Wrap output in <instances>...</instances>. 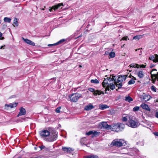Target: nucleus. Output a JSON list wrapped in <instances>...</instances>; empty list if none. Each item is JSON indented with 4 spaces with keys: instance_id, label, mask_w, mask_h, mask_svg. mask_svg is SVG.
<instances>
[{
    "instance_id": "obj_1",
    "label": "nucleus",
    "mask_w": 158,
    "mask_h": 158,
    "mask_svg": "<svg viewBox=\"0 0 158 158\" xmlns=\"http://www.w3.org/2000/svg\"><path fill=\"white\" fill-rule=\"evenodd\" d=\"M58 133L55 132L53 133L47 130H43L40 132V135L42 138L47 141L52 142L56 140Z\"/></svg>"
},
{
    "instance_id": "obj_2",
    "label": "nucleus",
    "mask_w": 158,
    "mask_h": 158,
    "mask_svg": "<svg viewBox=\"0 0 158 158\" xmlns=\"http://www.w3.org/2000/svg\"><path fill=\"white\" fill-rule=\"evenodd\" d=\"M115 76H112V77L108 78H105L102 83V86L106 87V91L109 90L110 89L112 90L114 89L115 88V84L116 82Z\"/></svg>"
},
{
    "instance_id": "obj_3",
    "label": "nucleus",
    "mask_w": 158,
    "mask_h": 158,
    "mask_svg": "<svg viewBox=\"0 0 158 158\" xmlns=\"http://www.w3.org/2000/svg\"><path fill=\"white\" fill-rule=\"evenodd\" d=\"M125 125L121 123H115L112 124V130L116 132L122 131L124 129Z\"/></svg>"
},
{
    "instance_id": "obj_4",
    "label": "nucleus",
    "mask_w": 158,
    "mask_h": 158,
    "mask_svg": "<svg viewBox=\"0 0 158 158\" xmlns=\"http://www.w3.org/2000/svg\"><path fill=\"white\" fill-rule=\"evenodd\" d=\"M128 117L129 120L127 123L128 126L133 128H136L139 125V123L137 121L133 119L132 117L129 116Z\"/></svg>"
},
{
    "instance_id": "obj_5",
    "label": "nucleus",
    "mask_w": 158,
    "mask_h": 158,
    "mask_svg": "<svg viewBox=\"0 0 158 158\" xmlns=\"http://www.w3.org/2000/svg\"><path fill=\"white\" fill-rule=\"evenodd\" d=\"M70 100L73 102H76L79 98H82V95L79 93H75L69 96Z\"/></svg>"
},
{
    "instance_id": "obj_6",
    "label": "nucleus",
    "mask_w": 158,
    "mask_h": 158,
    "mask_svg": "<svg viewBox=\"0 0 158 158\" xmlns=\"http://www.w3.org/2000/svg\"><path fill=\"white\" fill-rule=\"evenodd\" d=\"M124 140L122 139H115L111 143V144L116 146H121L124 143Z\"/></svg>"
},
{
    "instance_id": "obj_7",
    "label": "nucleus",
    "mask_w": 158,
    "mask_h": 158,
    "mask_svg": "<svg viewBox=\"0 0 158 158\" xmlns=\"http://www.w3.org/2000/svg\"><path fill=\"white\" fill-rule=\"evenodd\" d=\"M101 125H102V127L107 129H112V125H109L107 124L106 122H102L101 123Z\"/></svg>"
},
{
    "instance_id": "obj_8",
    "label": "nucleus",
    "mask_w": 158,
    "mask_h": 158,
    "mask_svg": "<svg viewBox=\"0 0 158 158\" xmlns=\"http://www.w3.org/2000/svg\"><path fill=\"white\" fill-rule=\"evenodd\" d=\"M126 76L125 75H119L116 81V82L121 83L123 81H124L126 79Z\"/></svg>"
},
{
    "instance_id": "obj_9",
    "label": "nucleus",
    "mask_w": 158,
    "mask_h": 158,
    "mask_svg": "<svg viewBox=\"0 0 158 158\" xmlns=\"http://www.w3.org/2000/svg\"><path fill=\"white\" fill-rule=\"evenodd\" d=\"M149 59L152 60L154 63L158 62V55L155 54L153 55H152L150 57Z\"/></svg>"
},
{
    "instance_id": "obj_10",
    "label": "nucleus",
    "mask_w": 158,
    "mask_h": 158,
    "mask_svg": "<svg viewBox=\"0 0 158 158\" xmlns=\"http://www.w3.org/2000/svg\"><path fill=\"white\" fill-rule=\"evenodd\" d=\"M17 103H10L9 104H6L5 105V108L6 109L8 110L9 108H12L16 106Z\"/></svg>"
},
{
    "instance_id": "obj_11",
    "label": "nucleus",
    "mask_w": 158,
    "mask_h": 158,
    "mask_svg": "<svg viewBox=\"0 0 158 158\" xmlns=\"http://www.w3.org/2000/svg\"><path fill=\"white\" fill-rule=\"evenodd\" d=\"M88 90L89 91L93 92V94L95 95H100L101 94L99 91L98 90H95L92 88H89Z\"/></svg>"
},
{
    "instance_id": "obj_12",
    "label": "nucleus",
    "mask_w": 158,
    "mask_h": 158,
    "mask_svg": "<svg viewBox=\"0 0 158 158\" xmlns=\"http://www.w3.org/2000/svg\"><path fill=\"white\" fill-rule=\"evenodd\" d=\"M63 6V4L62 3H59L58 4H57L56 5H55V6H53L52 7V8L50 9H49V10L50 11H52V9H53L54 10H56L59 9L60 8V7L61 6Z\"/></svg>"
},
{
    "instance_id": "obj_13",
    "label": "nucleus",
    "mask_w": 158,
    "mask_h": 158,
    "mask_svg": "<svg viewBox=\"0 0 158 158\" xmlns=\"http://www.w3.org/2000/svg\"><path fill=\"white\" fill-rule=\"evenodd\" d=\"M20 111L17 115V117H18L20 116L25 115L26 113V111L25 109L23 107H21L19 109Z\"/></svg>"
},
{
    "instance_id": "obj_14",
    "label": "nucleus",
    "mask_w": 158,
    "mask_h": 158,
    "mask_svg": "<svg viewBox=\"0 0 158 158\" xmlns=\"http://www.w3.org/2000/svg\"><path fill=\"white\" fill-rule=\"evenodd\" d=\"M94 108V106L91 103H89L87 105L85 106L84 110H85L88 111L91 110Z\"/></svg>"
},
{
    "instance_id": "obj_15",
    "label": "nucleus",
    "mask_w": 158,
    "mask_h": 158,
    "mask_svg": "<svg viewBox=\"0 0 158 158\" xmlns=\"http://www.w3.org/2000/svg\"><path fill=\"white\" fill-rule=\"evenodd\" d=\"M23 41L27 43V44L30 45L32 46H35V44L32 41H31L28 40L27 39H24L23 38Z\"/></svg>"
},
{
    "instance_id": "obj_16",
    "label": "nucleus",
    "mask_w": 158,
    "mask_h": 158,
    "mask_svg": "<svg viewBox=\"0 0 158 158\" xmlns=\"http://www.w3.org/2000/svg\"><path fill=\"white\" fill-rule=\"evenodd\" d=\"M136 74L139 78H142L144 77V73L142 70H139L136 73Z\"/></svg>"
},
{
    "instance_id": "obj_17",
    "label": "nucleus",
    "mask_w": 158,
    "mask_h": 158,
    "mask_svg": "<svg viewBox=\"0 0 158 158\" xmlns=\"http://www.w3.org/2000/svg\"><path fill=\"white\" fill-rule=\"evenodd\" d=\"M63 150L67 153H71L73 151V149L67 147H62Z\"/></svg>"
},
{
    "instance_id": "obj_18",
    "label": "nucleus",
    "mask_w": 158,
    "mask_h": 158,
    "mask_svg": "<svg viewBox=\"0 0 158 158\" xmlns=\"http://www.w3.org/2000/svg\"><path fill=\"white\" fill-rule=\"evenodd\" d=\"M141 106L144 109L148 111H150V109L149 107L145 103L142 104Z\"/></svg>"
},
{
    "instance_id": "obj_19",
    "label": "nucleus",
    "mask_w": 158,
    "mask_h": 158,
    "mask_svg": "<svg viewBox=\"0 0 158 158\" xmlns=\"http://www.w3.org/2000/svg\"><path fill=\"white\" fill-rule=\"evenodd\" d=\"M84 158H99L98 156L96 155H90L87 156H84Z\"/></svg>"
},
{
    "instance_id": "obj_20",
    "label": "nucleus",
    "mask_w": 158,
    "mask_h": 158,
    "mask_svg": "<svg viewBox=\"0 0 158 158\" xmlns=\"http://www.w3.org/2000/svg\"><path fill=\"white\" fill-rule=\"evenodd\" d=\"M136 80V78L135 77H133V78L131 79L128 82V84L131 85L134 84L135 82V81Z\"/></svg>"
},
{
    "instance_id": "obj_21",
    "label": "nucleus",
    "mask_w": 158,
    "mask_h": 158,
    "mask_svg": "<svg viewBox=\"0 0 158 158\" xmlns=\"http://www.w3.org/2000/svg\"><path fill=\"white\" fill-rule=\"evenodd\" d=\"M109 108V106L105 105H99V109L101 110H104L105 109Z\"/></svg>"
},
{
    "instance_id": "obj_22",
    "label": "nucleus",
    "mask_w": 158,
    "mask_h": 158,
    "mask_svg": "<svg viewBox=\"0 0 158 158\" xmlns=\"http://www.w3.org/2000/svg\"><path fill=\"white\" fill-rule=\"evenodd\" d=\"M125 100L130 102L133 101V99L131 97L128 96L125 97Z\"/></svg>"
},
{
    "instance_id": "obj_23",
    "label": "nucleus",
    "mask_w": 158,
    "mask_h": 158,
    "mask_svg": "<svg viewBox=\"0 0 158 158\" xmlns=\"http://www.w3.org/2000/svg\"><path fill=\"white\" fill-rule=\"evenodd\" d=\"M151 98V96L149 95H145L144 96L143 99L145 101H148Z\"/></svg>"
},
{
    "instance_id": "obj_24",
    "label": "nucleus",
    "mask_w": 158,
    "mask_h": 158,
    "mask_svg": "<svg viewBox=\"0 0 158 158\" xmlns=\"http://www.w3.org/2000/svg\"><path fill=\"white\" fill-rule=\"evenodd\" d=\"M130 67L139 68V65L136 64L132 63L129 65Z\"/></svg>"
},
{
    "instance_id": "obj_25",
    "label": "nucleus",
    "mask_w": 158,
    "mask_h": 158,
    "mask_svg": "<svg viewBox=\"0 0 158 158\" xmlns=\"http://www.w3.org/2000/svg\"><path fill=\"white\" fill-rule=\"evenodd\" d=\"M13 26L14 27L17 26H18V19L16 18L14 19L13 21Z\"/></svg>"
},
{
    "instance_id": "obj_26",
    "label": "nucleus",
    "mask_w": 158,
    "mask_h": 158,
    "mask_svg": "<svg viewBox=\"0 0 158 158\" xmlns=\"http://www.w3.org/2000/svg\"><path fill=\"white\" fill-rule=\"evenodd\" d=\"M142 35H138L135 36L133 38V39L136 40H138L142 38Z\"/></svg>"
},
{
    "instance_id": "obj_27",
    "label": "nucleus",
    "mask_w": 158,
    "mask_h": 158,
    "mask_svg": "<svg viewBox=\"0 0 158 158\" xmlns=\"http://www.w3.org/2000/svg\"><path fill=\"white\" fill-rule=\"evenodd\" d=\"M100 132H97L96 131H93V137H96L98 136L100 134Z\"/></svg>"
},
{
    "instance_id": "obj_28",
    "label": "nucleus",
    "mask_w": 158,
    "mask_h": 158,
    "mask_svg": "<svg viewBox=\"0 0 158 158\" xmlns=\"http://www.w3.org/2000/svg\"><path fill=\"white\" fill-rule=\"evenodd\" d=\"M91 82L94 84H98L99 83V81L96 79H92L91 80Z\"/></svg>"
},
{
    "instance_id": "obj_29",
    "label": "nucleus",
    "mask_w": 158,
    "mask_h": 158,
    "mask_svg": "<svg viewBox=\"0 0 158 158\" xmlns=\"http://www.w3.org/2000/svg\"><path fill=\"white\" fill-rule=\"evenodd\" d=\"M4 21L5 22H7L10 23L11 22V19L8 17H5L4 19Z\"/></svg>"
},
{
    "instance_id": "obj_30",
    "label": "nucleus",
    "mask_w": 158,
    "mask_h": 158,
    "mask_svg": "<svg viewBox=\"0 0 158 158\" xmlns=\"http://www.w3.org/2000/svg\"><path fill=\"white\" fill-rule=\"evenodd\" d=\"M118 82L116 81L115 85H116V86L118 87V89H120L121 88L122 86V84L121 83H120L119 84H117Z\"/></svg>"
},
{
    "instance_id": "obj_31",
    "label": "nucleus",
    "mask_w": 158,
    "mask_h": 158,
    "mask_svg": "<svg viewBox=\"0 0 158 158\" xmlns=\"http://www.w3.org/2000/svg\"><path fill=\"white\" fill-rule=\"evenodd\" d=\"M129 116L123 117L122 120L123 122L127 121L128 119L129 120Z\"/></svg>"
},
{
    "instance_id": "obj_32",
    "label": "nucleus",
    "mask_w": 158,
    "mask_h": 158,
    "mask_svg": "<svg viewBox=\"0 0 158 158\" xmlns=\"http://www.w3.org/2000/svg\"><path fill=\"white\" fill-rule=\"evenodd\" d=\"M109 56L111 58H113L115 56V53L114 52H111L109 54Z\"/></svg>"
},
{
    "instance_id": "obj_33",
    "label": "nucleus",
    "mask_w": 158,
    "mask_h": 158,
    "mask_svg": "<svg viewBox=\"0 0 158 158\" xmlns=\"http://www.w3.org/2000/svg\"><path fill=\"white\" fill-rule=\"evenodd\" d=\"M139 106H135L133 109L134 111H136L139 110Z\"/></svg>"
},
{
    "instance_id": "obj_34",
    "label": "nucleus",
    "mask_w": 158,
    "mask_h": 158,
    "mask_svg": "<svg viewBox=\"0 0 158 158\" xmlns=\"http://www.w3.org/2000/svg\"><path fill=\"white\" fill-rule=\"evenodd\" d=\"M151 90L154 92H156V88L154 86H152L151 87Z\"/></svg>"
},
{
    "instance_id": "obj_35",
    "label": "nucleus",
    "mask_w": 158,
    "mask_h": 158,
    "mask_svg": "<svg viewBox=\"0 0 158 158\" xmlns=\"http://www.w3.org/2000/svg\"><path fill=\"white\" fill-rule=\"evenodd\" d=\"M93 131H90L86 133V135H89L91 134H93Z\"/></svg>"
},
{
    "instance_id": "obj_36",
    "label": "nucleus",
    "mask_w": 158,
    "mask_h": 158,
    "mask_svg": "<svg viewBox=\"0 0 158 158\" xmlns=\"http://www.w3.org/2000/svg\"><path fill=\"white\" fill-rule=\"evenodd\" d=\"M61 107H58L56 110V113H59L60 112V109Z\"/></svg>"
},
{
    "instance_id": "obj_37",
    "label": "nucleus",
    "mask_w": 158,
    "mask_h": 158,
    "mask_svg": "<svg viewBox=\"0 0 158 158\" xmlns=\"http://www.w3.org/2000/svg\"><path fill=\"white\" fill-rule=\"evenodd\" d=\"M64 39H62L59 41L58 42L56 43V44L57 45L60 44L64 42Z\"/></svg>"
},
{
    "instance_id": "obj_38",
    "label": "nucleus",
    "mask_w": 158,
    "mask_h": 158,
    "mask_svg": "<svg viewBox=\"0 0 158 158\" xmlns=\"http://www.w3.org/2000/svg\"><path fill=\"white\" fill-rule=\"evenodd\" d=\"M146 65H143V64H141L139 65V67L140 68H145L146 67Z\"/></svg>"
},
{
    "instance_id": "obj_39",
    "label": "nucleus",
    "mask_w": 158,
    "mask_h": 158,
    "mask_svg": "<svg viewBox=\"0 0 158 158\" xmlns=\"http://www.w3.org/2000/svg\"><path fill=\"white\" fill-rule=\"evenodd\" d=\"M2 34L1 32H0V40H3L4 39V38L3 37H2Z\"/></svg>"
},
{
    "instance_id": "obj_40",
    "label": "nucleus",
    "mask_w": 158,
    "mask_h": 158,
    "mask_svg": "<svg viewBox=\"0 0 158 158\" xmlns=\"http://www.w3.org/2000/svg\"><path fill=\"white\" fill-rule=\"evenodd\" d=\"M57 45V44H56V43L54 44H48V46H55V45Z\"/></svg>"
},
{
    "instance_id": "obj_41",
    "label": "nucleus",
    "mask_w": 158,
    "mask_h": 158,
    "mask_svg": "<svg viewBox=\"0 0 158 158\" xmlns=\"http://www.w3.org/2000/svg\"><path fill=\"white\" fill-rule=\"evenodd\" d=\"M127 36L124 37L122 38V39H121V40H127Z\"/></svg>"
},
{
    "instance_id": "obj_42",
    "label": "nucleus",
    "mask_w": 158,
    "mask_h": 158,
    "mask_svg": "<svg viewBox=\"0 0 158 158\" xmlns=\"http://www.w3.org/2000/svg\"><path fill=\"white\" fill-rule=\"evenodd\" d=\"M40 148L41 149V150H42L45 147L44 145H41V146L40 147Z\"/></svg>"
},
{
    "instance_id": "obj_43",
    "label": "nucleus",
    "mask_w": 158,
    "mask_h": 158,
    "mask_svg": "<svg viewBox=\"0 0 158 158\" xmlns=\"http://www.w3.org/2000/svg\"><path fill=\"white\" fill-rule=\"evenodd\" d=\"M155 116L157 118H158V112L157 111L155 114Z\"/></svg>"
},
{
    "instance_id": "obj_44",
    "label": "nucleus",
    "mask_w": 158,
    "mask_h": 158,
    "mask_svg": "<svg viewBox=\"0 0 158 158\" xmlns=\"http://www.w3.org/2000/svg\"><path fill=\"white\" fill-rule=\"evenodd\" d=\"M154 66V64H151V65H150V68H152Z\"/></svg>"
},
{
    "instance_id": "obj_45",
    "label": "nucleus",
    "mask_w": 158,
    "mask_h": 158,
    "mask_svg": "<svg viewBox=\"0 0 158 158\" xmlns=\"http://www.w3.org/2000/svg\"><path fill=\"white\" fill-rule=\"evenodd\" d=\"M154 134L156 135V136H158V132H155L154 133Z\"/></svg>"
},
{
    "instance_id": "obj_46",
    "label": "nucleus",
    "mask_w": 158,
    "mask_h": 158,
    "mask_svg": "<svg viewBox=\"0 0 158 158\" xmlns=\"http://www.w3.org/2000/svg\"><path fill=\"white\" fill-rule=\"evenodd\" d=\"M156 71V69H153L152 70V71H151V72L150 73V74H152V72H153V71Z\"/></svg>"
},
{
    "instance_id": "obj_47",
    "label": "nucleus",
    "mask_w": 158,
    "mask_h": 158,
    "mask_svg": "<svg viewBox=\"0 0 158 158\" xmlns=\"http://www.w3.org/2000/svg\"><path fill=\"white\" fill-rule=\"evenodd\" d=\"M5 46V45L2 46L1 47L0 49H4V47Z\"/></svg>"
},
{
    "instance_id": "obj_48",
    "label": "nucleus",
    "mask_w": 158,
    "mask_h": 158,
    "mask_svg": "<svg viewBox=\"0 0 158 158\" xmlns=\"http://www.w3.org/2000/svg\"><path fill=\"white\" fill-rule=\"evenodd\" d=\"M142 51L140 50V51L139 52V53H140L139 55H140L142 54Z\"/></svg>"
},
{
    "instance_id": "obj_49",
    "label": "nucleus",
    "mask_w": 158,
    "mask_h": 158,
    "mask_svg": "<svg viewBox=\"0 0 158 158\" xmlns=\"http://www.w3.org/2000/svg\"><path fill=\"white\" fill-rule=\"evenodd\" d=\"M140 49H136L135 50V51H137V50H140Z\"/></svg>"
},
{
    "instance_id": "obj_50",
    "label": "nucleus",
    "mask_w": 158,
    "mask_h": 158,
    "mask_svg": "<svg viewBox=\"0 0 158 158\" xmlns=\"http://www.w3.org/2000/svg\"><path fill=\"white\" fill-rule=\"evenodd\" d=\"M18 158H22V157H21V156H20L19 157H18Z\"/></svg>"
}]
</instances>
